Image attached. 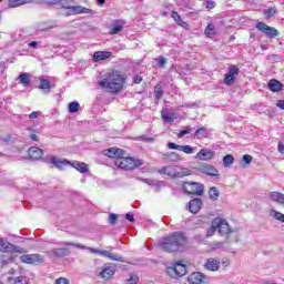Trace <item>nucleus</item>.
<instances>
[{"instance_id":"f257e3e1","label":"nucleus","mask_w":284,"mask_h":284,"mask_svg":"<svg viewBox=\"0 0 284 284\" xmlns=\"http://www.w3.org/2000/svg\"><path fill=\"white\" fill-rule=\"evenodd\" d=\"M100 88L106 90L111 94H118L125 85V78L119 71L108 73L101 81L98 82Z\"/></svg>"},{"instance_id":"f03ea898","label":"nucleus","mask_w":284,"mask_h":284,"mask_svg":"<svg viewBox=\"0 0 284 284\" xmlns=\"http://www.w3.org/2000/svg\"><path fill=\"white\" fill-rule=\"evenodd\" d=\"M185 243H187L185 234L174 232L171 235L162 237V240L159 242V247L162 250V252H179V250H181Z\"/></svg>"},{"instance_id":"7ed1b4c3","label":"nucleus","mask_w":284,"mask_h":284,"mask_svg":"<svg viewBox=\"0 0 284 284\" xmlns=\"http://www.w3.org/2000/svg\"><path fill=\"white\" fill-rule=\"evenodd\" d=\"M62 245H67L70 247H77L78 250H88L91 254H99L100 256H104L105 258H110V261H118V263H125L123 256L119 254H114L110 251H101L99 248L88 247L83 244L74 243V242H63Z\"/></svg>"},{"instance_id":"20e7f679","label":"nucleus","mask_w":284,"mask_h":284,"mask_svg":"<svg viewBox=\"0 0 284 284\" xmlns=\"http://www.w3.org/2000/svg\"><path fill=\"white\" fill-rule=\"evenodd\" d=\"M159 174H165L171 179H183V176L192 175V170L179 165H168L160 169Z\"/></svg>"},{"instance_id":"39448f33","label":"nucleus","mask_w":284,"mask_h":284,"mask_svg":"<svg viewBox=\"0 0 284 284\" xmlns=\"http://www.w3.org/2000/svg\"><path fill=\"white\" fill-rule=\"evenodd\" d=\"M113 163L116 165V168H120V170L126 171L136 170V168H141V165H143L142 160L125 158L123 155H121L118 160H114Z\"/></svg>"},{"instance_id":"423d86ee","label":"nucleus","mask_w":284,"mask_h":284,"mask_svg":"<svg viewBox=\"0 0 284 284\" xmlns=\"http://www.w3.org/2000/svg\"><path fill=\"white\" fill-rule=\"evenodd\" d=\"M116 270L110 264H104L102 267L95 270V276L101 281H112Z\"/></svg>"},{"instance_id":"0eeeda50","label":"nucleus","mask_w":284,"mask_h":284,"mask_svg":"<svg viewBox=\"0 0 284 284\" xmlns=\"http://www.w3.org/2000/svg\"><path fill=\"white\" fill-rule=\"evenodd\" d=\"M20 263H26L27 265H41L45 263V257L39 253L21 255Z\"/></svg>"},{"instance_id":"6e6552de","label":"nucleus","mask_w":284,"mask_h":284,"mask_svg":"<svg viewBox=\"0 0 284 284\" xmlns=\"http://www.w3.org/2000/svg\"><path fill=\"white\" fill-rule=\"evenodd\" d=\"M166 272L172 278H181V276H185L187 274V267L183 262H178L173 264V266H169Z\"/></svg>"},{"instance_id":"1a4fd4ad","label":"nucleus","mask_w":284,"mask_h":284,"mask_svg":"<svg viewBox=\"0 0 284 284\" xmlns=\"http://www.w3.org/2000/svg\"><path fill=\"white\" fill-rule=\"evenodd\" d=\"M213 225H216L217 232L222 236H230V234H232V229H230V224L223 217H215L213 220Z\"/></svg>"},{"instance_id":"9d476101","label":"nucleus","mask_w":284,"mask_h":284,"mask_svg":"<svg viewBox=\"0 0 284 284\" xmlns=\"http://www.w3.org/2000/svg\"><path fill=\"white\" fill-rule=\"evenodd\" d=\"M60 4L65 10H69V14H85L88 12V8L81 6L72 7V0H61Z\"/></svg>"},{"instance_id":"9b49d317","label":"nucleus","mask_w":284,"mask_h":284,"mask_svg":"<svg viewBox=\"0 0 284 284\" xmlns=\"http://www.w3.org/2000/svg\"><path fill=\"white\" fill-rule=\"evenodd\" d=\"M184 192L186 194H195L196 196H202L203 194V184L199 182H185L183 185Z\"/></svg>"},{"instance_id":"f8f14e48","label":"nucleus","mask_w":284,"mask_h":284,"mask_svg":"<svg viewBox=\"0 0 284 284\" xmlns=\"http://www.w3.org/2000/svg\"><path fill=\"white\" fill-rule=\"evenodd\" d=\"M190 284H209L210 277L201 272L191 273L187 277Z\"/></svg>"},{"instance_id":"ddd939ff","label":"nucleus","mask_w":284,"mask_h":284,"mask_svg":"<svg viewBox=\"0 0 284 284\" xmlns=\"http://www.w3.org/2000/svg\"><path fill=\"white\" fill-rule=\"evenodd\" d=\"M197 172L201 174H206L207 176H213V179H221V174H219V170L214 168L212 164H201L197 168Z\"/></svg>"},{"instance_id":"4468645a","label":"nucleus","mask_w":284,"mask_h":284,"mask_svg":"<svg viewBox=\"0 0 284 284\" xmlns=\"http://www.w3.org/2000/svg\"><path fill=\"white\" fill-rule=\"evenodd\" d=\"M255 28H257L260 32H264V34L270 37V39H275V37H278V30H276L274 27L265 24V22H257Z\"/></svg>"},{"instance_id":"2eb2a0df","label":"nucleus","mask_w":284,"mask_h":284,"mask_svg":"<svg viewBox=\"0 0 284 284\" xmlns=\"http://www.w3.org/2000/svg\"><path fill=\"white\" fill-rule=\"evenodd\" d=\"M104 156H109V159H121V156H125V151L116 148L106 149L103 151Z\"/></svg>"},{"instance_id":"dca6fc26","label":"nucleus","mask_w":284,"mask_h":284,"mask_svg":"<svg viewBox=\"0 0 284 284\" xmlns=\"http://www.w3.org/2000/svg\"><path fill=\"white\" fill-rule=\"evenodd\" d=\"M48 254L54 258H63V256H70L71 251L68 247H60L49 251Z\"/></svg>"},{"instance_id":"f3484780","label":"nucleus","mask_w":284,"mask_h":284,"mask_svg":"<svg viewBox=\"0 0 284 284\" xmlns=\"http://www.w3.org/2000/svg\"><path fill=\"white\" fill-rule=\"evenodd\" d=\"M201 207H203V201H201V197H195L189 202V211L191 214H199Z\"/></svg>"},{"instance_id":"a211bd4d","label":"nucleus","mask_w":284,"mask_h":284,"mask_svg":"<svg viewBox=\"0 0 284 284\" xmlns=\"http://www.w3.org/2000/svg\"><path fill=\"white\" fill-rule=\"evenodd\" d=\"M195 159L199 161H212V159H214V151L210 149H201L195 155Z\"/></svg>"},{"instance_id":"6ab92c4d","label":"nucleus","mask_w":284,"mask_h":284,"mask_svg":"<svg viewBox=\"0 0 284 284\" xmlns=\"http://www.w3.org/2000/svg\"><path fill=\"white\" fill-rule=\"evenodd\" d=\"M204 267L205 270H209V272H219L221 267V261L211 257L206 260V262L204 263Z\"/></svg>"},{"instance_id":"aec40b11","label":"nucleus","mask_w":284,"mask_h":284,"mask_svg":"<svg viewBox=\"0 0 284 284\" xmlns=\"http://www.w3.org/2000/svg\"><path fill=\"white\" fill-rule=\"evenodd\" d=\"M50 163H52V165H54V168H58V170H63V168H65V165L71 164L70 161H68L63 158H57V156H51Z\"/></svg>"},{"instance_id":"412c9836","label":"nucleus","mask_w":284,"mask_h":284,"mask_svg":"<svg viewBox=\"0 0 284 284\" xmlns=\"http://www.w3.org/2000/svg\"><path fill=\"white\" fill-rule=\"evenodd\" d=\"M125 22L123 20H115L110 27L109 34H119L123 30Z\"/></svg>"},{"instance_id":"4be33fe9","label":"nucleus","mask_w":284,"mask_h":284,"mask_svg":"<svg viewBox=\"0 0 284 284\" xmlns=\"http://www.w3.org/2000/svg\"><path fill=\"white\" fill-rule=\"evenodd\" d=\"M111 57H112V52L97 51L93 53V62L99 63V61H105V59H110Z\"/></svg>"},{"instance_id":"5701e85b","label":"nucleus","mask_w":284,"mask_h":284,"mask_svg":"<svg viewBox=\"0 0 284 284\" xmlns=\"http://www.w3.org/2000/svg\"><path fill=\"white\" fill-rule=\"evenodd\" d=\"M30 159L32 161H39L43 156V150L37 146H31L28 151Z\"/></svg>"},{"instance_id":"b1692460","label":"nucleus","mask_w":284,"mask_h":284,"mask_svg":"<svg viewBox=\"0 0 284 284\" xmlns=\"http://www.w3.org/2000/svg\"><path fill=\"white\" fill-rule=\"evenodd\" d=\"M40 84H39V90H42L44 94H50V90L52 89V84L48 79L44 78H39Z\"/></svg>"},{"instance_id":"393cba45","label":"nucleus","mask_w":284,"mask_h":284,"mask_svg":"<svg viewBox=\"0 0 284 284\" xmlns=\"http://www.w3.org/2000/svg\"><path fill=\"white\" fill-rule=\"evenodd\" d=\"M267 85H268V90H271V92H281V90H283V83H281L276 79L270 80Z\"/></svg>"},{"instance_id":"a878e982","label":"nucleus","mask_w":284,"mask_h":284,"mask_svg":"<svg viewBox=\"0 0 284 284\" xmlns=\"http://www.w3.org/2000/svg\"><path fill=\"white\" fill-rule=\"evenodd\" d=\"M70 165H72V168H74V170H77L81 174H85V172H89L88 164H85L84 162L73 161Z\"/></svg>"},{"instance_id":"bb28decb","label":"nucleus","mask_w":284,"mask_h":284,"mask_svg":"<svg viewBox=\"0 0 284 284\" xmlns=\"http://www.w3.org/2000/svg\"><path fill=\"white\" fill-rule=\"evenodd\" d=\"M6 252L1 255L0 261L2 263V265H8V263H12V255L10 254V250H12L13 252H18L14 248H4Z\"/></svg>"},{"instance_id":"cd10ccee","label":"nucleus","mask_w":284,"mask_h":284,"mask_svg":"<svg viewBox=\"0 0 284 284\" xmlns=\"http://www.w3.org/2000/svg\"><path fill=\"white\" fill-rule=\"evenodd\" d=\"M18 81L19 83H21V85H23L24 88H30L32 81L30 80V74L28 73H21L18 77Z\"/></svg>"},{"instance_id":"c85d7f7f","label":"nucleus","mask_w":284,"mask_h":284,"mask_svg":"<svg viewBox=\"0 0 284 284\" xmlns=\"http://www.w3.org/2000/svg\"><path fill=\"white\" fill-rule=\"evenodd\" d=\"M37 0H9V8H19V6H26V3H34Z\"/></svg>"},{"instance_id":"c756f323","label":"nucleus","mask_w":284,"mask_h":284,"mask_svg":"<svg viewBox=\"0 0 284 284\" xmlns=\"http://www.w3.org/2000/svg\"><path fill=\"white\" fill-rule=\"evenodd\" d=\"M270 199L275 203H280L281 205H284V194L281 192H271Z\"/></svg>"},{"instance_id":"7c9ffc66","label":"nucleus","mask_w":284,"mask_h":284,"mask_svg":"<svg viewBox=\"0 0 284 284\" xmlns=\"http://www.w3.org/2000/svg\"><path fill=\"white\" fill-rule=\"evenodd\" d=\"M2 247V250H16V252H18L19 254H23V248L14 246L10 243L6 244V242H3V240L0 239V248Z\"/></svg>"},{"instance_id":"2f4dec72","label":"nucleus","mask_w":284,"mask_h":284,"mask_svg":"<svg viewBox=\"0 0 284 284\" xmlns=\"http://www.w3.org/2000/svg\"><path fill=\"white\" fill-rule=\"evenodd\" d=\"M270 216H272V219H275V221H280V223H284V214L274 210V209H271L270 212H268Z\"/></svg>"},{"instance_id":"473e14b6","label":"nucleus","mask_w":284,"mask_h":284,"mask_svg":"<svg viewBox=\"0 0 284 284\" xmlns=\"http://www.w3.org/2000/svg\"><path fill=\"white\" fill-rule=\"evenodd\" d=\"M38 32H45V30H52V24L50 22H40L36 26Z\"/></svg>"},{"instance_id":"72a5a7b5","label":"nucleus","mask_w":284,"mask_h":284,"mask_svg":"<svg viewBox=\"0 0 284 284\" xmlns=\"http://www.w3.org/2000/svg\"><path fill=\"white\" fill-rule=\"evenodd\" d=\"M206 37H214L216 34V29L213 23H209L204 30Z\"/></svg>"},{"instance_id":"f704fd0d","label":"nucleus","mask_w":284,"mask_h":284,"mask_svg":"<svg viewBox=\"0 0 284 284\" xmlns=\"http://www.w3.org/2000/svg\"><path fill=\"white\" fill-rule=\"evenodd\" d=\"M209 196L212 201H219V190L216 187H211L209 190Z\"/></svg>"},{"instance_id":"c9c22d12","label":"nucleus","mask_w":284,"mask_h":284,"mask_svg":"<svg viewBox=\"0 0 284 284\" xmlns=\"http://www.w3.org/2000/svg\"><path fill=\"white\" fill-rule=\"evenodd\" d=\"M234 163V156L232 154H227L223 158L224 168H230Z\"/></svg>"},{"instance_id":"e433bc0d","label":"nucleus","mask_w":284,"mask_h":284,"mask_svg":"<svg viewBox=\"0 0 284 284\" xmlns=\"http://www.w3.org/2000/svg\"><path fill=\"white\" fill-rule=\"evenodd\" d=\"M154 97L156 101H161V99H163V89H161V87L156 85L154 88Z\"/></svg>"},{"instance_id":"4c0bfd02","label":"nucleus","mask_w":284,"mask_h":284,"mask_svg":"<svg viewBox=\"0 0 284 284\" xmlns=\"http://www.w3.org/2000/svg\"><path fill=\"white\" fill-rule=\"evenodd\" d=\"M180 152H184V154H193L194 148L191 145H180Z\"/></svg>"},{"instance_id":"58836bf2","label":"nucleus","mask_w":284,"mask_h":284,"mask_svg":"<svg viewBox=\"0 0 284 284\" xmlns=\"http://www.w3.org/2000/svg\"><path fill=\"white\" fill-rule=\"evenodd\" d=\"M79 106H80L79 102L69 103V112L71 114H74L75 112H79Z\"/></svg>"},{"instance_id":"ea45409f","label":"nucleus","mask_w":284,"mask_h":284,"mask_svg":"<svg viewBox=\"0 0 284 284\" xmlns=\"http://www.w3.org/2000/svg\"><path fill=\"white\" fill-rule=\"evenodd\" d=\"M217 226L214 225V220L211 222V227L206 231V236H214L216 234Z\"/></svg>"},{"instance_id":"a19ab883","label":"nucleus","mask_w":284,"mask_h":284,"mask_svg":"<svg viewBox=\"0 0 284 284\" xmlns=\"http://www.w3.org/2000/svg\"><path fill=\"white\" fill-rule=\"evenodd\" d=\"M169 161H181V155L176 152H170L166 154Z\"/></svg>"},{"instance_id":"79ce46f5","label":"nucleus","mask_w":284,"mask_h":284,"mask_svg":"<svg viewBox=\"0 0 284 284\" xmlns=\"http://www.w3.org/2000/svg\"><path fill=\"white\" fill-rule=\"evenodd\" d=\"M207 130L205 126H202L195 131V136H204V139H207Z\"/></svg>"},{"instance_id":"37998d69","label":"nucleus","mask_w":284,"mask_h":284,"mask_svg":"<svg viewBox=\"0 0 284 284\" xmlns=\"http://www.w3.org/2000/svg\"><path fill=\"white\" fill-rule=\"evenodd\" d=\"M275 14H276V10L274 8H268L264 10V17H266V19H270Z\"/></svg>"},{"instance_id":"c03bdc74","label":"nucleus","mask_w":284,"mask_h":284,"mask_svg":"<svg viewBox=\"0 0 284 284\" xmlns=\"http://www.w3.org/2000/svg\"><path fill=\"white\" fill-rule=\"evenodd\" d=\"M175 23H178V26H180V28H183L184 30H190V24H187V22L183 21L182 18L175 20Z\"/></svg>"},{"instance_id":"a18cd8bd","label":"nucleus","mask_w":284,"mask_h":284,"mask_svg":"<svg viewBox=\"0 0 284 284\" xmlns=\"http://www.w3.org/2000/svg\"><path fill=\"white\" fill-rule=\"evenodd\" d=\"M227 74L231 75V77H233V78L236 77V74H239V67H236V65H231V67L229 68Z\"/></svg>"},{"instance_id":"49530a36","label":"nucleus","mask_w":284,"mask_h":284,"mask_svg":"<svg viewBox=\"0 0 284 284\" xmlns=\"http://www.w3.org/2000/svg\"><path fill=\"white\" fill-rule=\"evenodd\" d=\"M153 187L156 190V192H159L161 187H165V181L155 180V182L153 183Z\"/></svg>"},{"instance_id":"de8ad7c7","label":"nucleus","mask_w":284,"mask_h":284,"mask_svg":"<svg viewBox=\"0 0 284 284\" xmlns=\"http://www.w3.org/2000/svg\"><path fill=\"white\" fill-rule=\"evenodd\" d=\"M225 85H232L234 83V75H230L229 73L225 74L224 78Z\"/></svg>"},{"instance_id":"09e8293b","label":"nucleus","mask_w":284,"mask_h":284,"mask_svg":"<svg viewBox=\"0 0 284 284\" xmlns=\"http://www.w3.org/2000/svg\"><path fill=\"white\" fill-rule=\"evenodd\" d=\"M14 284H29V281L26 276H18L14 281Z\"/></svg>"},{"instance_id":"8fccbe9b","label":"nucleus","mask_w":284,"mask_h":284,"mask_svg":"<svg viewBox=\"0 0 284 284\" xmlns=\"http://www.w3.org/2000/svg\"><path fill=\"white\" fill-rule=\"evenodd\" d=\"M118 219H119V215H116L114 213H111L109 215V223H110V225H114L116 223Z\"/></svg>"},{"instance_id":"3c124183","label":"nucleus","mask_w":284,"mask_h":284,"mask_svg":"<svg viewBox=\"0 0 284 284\" xmlns=\"http://www.w3.org/2000/svg\"><path fill=\"white\" fill-rule=\"evenodd\" d=\"M190 132H192V129L186 128L178 133V138L183 139V136H185V134H190Z\"/></svg>"},{"instance_id":"603ef678","label":"nucleus","mask_w":284,"mask_h":284,"mask_svg":"<svg viewBox=\"0 0 284 284\" xmlns=\"http://www.w3.org/2000/svg\"><path fill=\"white\" fill-rule=\"evenodd\" d=\"M162 119L166 123H172L174 121V118L170 116V114H168V113H162Z\"/></svg>"},{"instance_id":"864d4df0","label":"nucleus","mask_w":284,"mask_h":284,"mask_svg":"<svg viewBox=\"0 0 284 284\" xmlns=\"http://www.w3.org/2000/svg\"><path fill=\"white\" fill-rule=\"evenodd\" d=\"M168 148H169V150H179V151L181 150V145H179L174 142H169Z\"/></svg>"},{"instance_id":"5fc2aeb1","label":"nucleus","mask_w":284,"mask_h":284,"mask_svg":"<svg viewBox=\"0 0 284 284\" xmlns=\"http://www.w3.org/2000/svg\"><path fill=\"white\" fill-rule=\"evenodd\" d=\"M139 181H142V183H146V185H151V187H154L155 180H152V179H139Z\"/></svg>"},{"instance_id":"6e6d98bb","label":"nucleus","mask_w":284,"mask_h":284,"mask_svg":"<svg viewBox=\"0 0 284 284\" xmlns=\"http://www.w3.org/2000/svg\"><path fill=\"white\" fill-rule=\"evenodd\" d=\"M55 284H70V280L65 278V277H59L55 280L54 282Z\"/></svg>"},{"instance_id":"4d7b16f0","label":"nucleus","mask_w":284,"mask_h":284,"mask_svg":"<svg viewBox=\"0 0 284 284\" xmlns=\"http://www.w3.org/2000/svg\"><path fill=\"white\" fill-rule=\"evenodd\" d=\"M130 284H138L139 283V276L136 275H131L129 278Z\"/></svg>"},{"instance_id":"13d9d810","label":"nucleus","mask_w":284,"mask_h":284,"mask_svg":"<svg viewBox=\"0 0 284 284\" xmlns=\"http://www.w3.org/2000/svg\"><path fill=\"white\" fill-rule=\"evenodd\" d=\"M243 162L246 163V165H250V163H252V155L245 154L243 156Z\"/></svg>"},{"instance_id":"bf43d9fd","label":"nucleus","mask_w":284,"mask_h":284,"mask_svg":"<svg viewBox=\"0 0 284 284\" xmlns=\"http://www.w3.org/2000/svg\"><path fill=\"white\" fill-rule=\"evenodd\" d=\"M216 7V2H214V1H212V0H209L207 2H206V9L207 10H212V9H214Z\"/></svg>"},{"instance_id":"052dcab7","label":"nucleus","mask_w":284,"mask_h":284,"mask_svg":"<svg viewBox=\"0 0 284 284\" xmlns=\"http://www.w3.org/2000/svg\"><path fill=\"white\" fill-rule=\"evenodd\" d=\"M138 141H145V143H152V141H154V139L149 138V136H139Z\"/></svg>"},{"instance_id":"680f3d73","label":"nucleus","mask_w":284,"mask_h":284,"mask_svg":"<svg viewBox=\"0 0 284 284\" xmlns=\"http://www.w3.org/2000/svg\"><path fill=\"white\" fill-rule=\"evenodd\" d=\"M158 64L160 68H165V58L163 57L158 58Z\"/></svg>"},{"instance_id":"e2e57ef3","label":"nucleus","mask_w":284,"mask_h":284,"mask_svg":"<svg viewBox=\"0 0 284 284\" xmlns=\"http://www.w3.org/2000/svg\"><path fill=\"white\" fill-rule=\"evenodd\" d=\"M41 115V112L33 111L31 114H29V119H38Z\"/></svg>"},{"instance_id":"0e129e2a","label":"nucleus","mask_w":284,"mask_h":284,"mask_svg":"<svg viewBox=\"0 0 284 284\" xmlns=\"http://www.w3.org/2000/svg\"><path fill=\"white\" fill-rule=\"evenodd\" d=\"M171 17L174 21H179V19H181V16L176 11H172Z\"/></svg>"},{"instance_id":"69168bd1","label":"nucleus","mask_w":284,"mask_h":284,"mask_svg":"<svg viewBox=\"0 0 284 284\" xmlns=\"http://www.w3.org/2000/svg\"><path fill=\"white\" fill-rule=\"evenodd\" d=\"M125 219L126 221H130V223H134V215H132L131 213H126Z\"/></svg>"},{"instance_id":"338daca9","label":"nucleus","mask_w":284,"mask_h":284,"mask_svg":"<svg viewBox=\"0 0 284 284\" xmlns=\"http://www.w3.org/2000/svg\"><path fill=\"white\" fill-rule=\"evenodd\" d=\"M277 108H280V110H284V100H280L277 102Z\"/></svg>"},{"instance_id":"774afa93","label":"nucleus","mask_w":284,"mask_h":284,"mask_svg":"<svg viewBox=\"0 0 284 284\" xmlns=\"http://www.w3.org/2000/svg\"><path fill=\"white\" fill-rule=\"evenodd\" d=\"M278 152H281V154H284V145H283V143H278Z\"/></svg>"}]
</instances>
